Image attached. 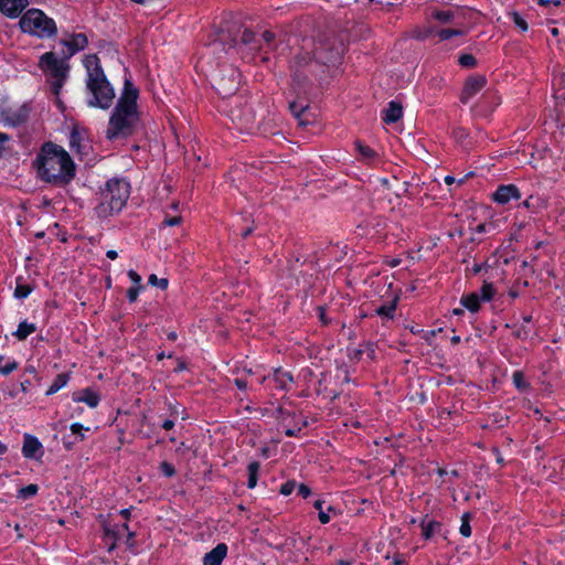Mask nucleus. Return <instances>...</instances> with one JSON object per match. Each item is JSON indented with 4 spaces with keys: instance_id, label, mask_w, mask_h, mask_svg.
Instances as JSON below:
<instances>
[{
    "instance_id": "obj_51",
    "label": "nucleus",
    "mask_w": 565,
    "mask_h": 565,
    "mask_svg": "<svg viewBox=\"0 0 565 565\" xmlns=\"http://www.w3.org/2000/svg\"><path fill=\"white\" fill-rule=\"evenodd\" d=\"M235 384L237 385L238 388L241 390H245L246 388V383L242 380H235Z\"/></svg>"
},
{
    "instance_id": "obj_38",
    "label": "nucleus",
    "mask_w": 565,
    "mask_h": 565,
    "mask_svg": "<svg viewBox=\"0 0 565 565\" xmlns=\"http://www.w3.org/2000/svg\"><path fill=\"white\" fill-rule=\"evenodd\" d=\"M160 470L166 477H172L175 473L174 467L167 461L161 462Z\"/></svg>"
},
{
    "instance_id": "obj_64",
    "label": "nucleus",
    "mask_w": 565,
    "mask_h": 565,
    "mask_svg": "<svg viewBox=\"0 0 565 565\" xmlns=\"http://www.w3.org/2000/svg\"><path fill=\"white\" fill-rule=\"evenodd\" d=\"M340 564H341V565H349L348 563H344V562H341Z\"/></svg>"
},
{
    "instance_id": "obj_45",
    "label": "nucleus",
    "mask_w": 565,
    "mask_h": 565,
    "mask_svg": "<svg viewBox=\"0 0 565 565\" xmlns=\"http://www.w3.org/2000/svg\"><path fill=\"white\" fill-rule=\"evenodd\" d=\"M294 488H295V483L288 482V483L282 484L280 492L284 495H289L292 492Z\"/></svg>"
},
{
    "instance_id": "obj_14",
    "label": "nucleus",
    "mask_w": 565,
    "mask_h": 565,
    "mask_svg": "<svg viewBox=\"0 0 565 565\" xmlns=\"http://www.w3.org/2000/svg\"><path fill=\"white\" fill-rule=\"evenodd\" d=\"M227 555V545L224 543L217 544L212 551L206 553L203 557V565H222V562Z\"/></svg>"
},
{
    "instance_id": "obj_58",
    "label": "nucleus",
    "mask_w": 565,
    "mask_h": 565,
    "mask_svg": "<svg viewBox=\"0 0 565 565\" xmlns=\"http://www.w3.org/2000/svg\"><path fill=\"white\" fill-rule=\"evenodd\" d=\"M478 231H479V232H483V231H484V225H479V226H478Z\"/></svg>"
},
{
    "instance_id": "obj_22",
    "label": "nucleus",
    "mask_w": 565,
    "mask_h": 565,
    "mask_svg": "<svg viewBox=\"0 0 565 565\" xmlns=\"http://www.w3.org/2000/svg\"><path fill=\"white\" fill-rule=\"evenodd\" d=\"M18 367V363L10 358L0 355V374L9 375Z\"/></svg>"
},
{
    "instance_id": "obj_15",
    "label": "nucleus",
    "mask_w": 565,
    "mask_h": 565,
    "mask_svg": "<svg viewBox=\"0 0 565 565\" xmlns=\"http://www.w3.org/2000/svg\"><path fill=\"white\" fill-rule=\"evenodd\" d=\"M64 45L67 47L68 56L74 55L76 52L84 50L88 43L87 38L83 33L70 35L67 39L63 41Z\"/></svg>"
},
{
    "instance_id": "obj_43",
    "label": "nucleus",
    "mask_w": 565,
    "mask_h": 565,
    "mask_svg": "<svg viewBox=\"0 0 565 565\" xmlns=\"http://www.w3.org/2000/svg\"><path fill=\"white\" fill-rule=\"evenodd\" d=\"M181 223V216H167L163 221V224L167 226H175Z\"/></svg>"
},
{
    "instance_id": "obj_52",
    "label": "nucleus",
    "mask_w": 565,
    "mask_h": 565,
    "mask_svg": "<svg viewBox=\"0 0 565 565\" xmlns=\"http://www.w3.org/2000/svg\"><path fill=\"white\" fill-rule=\"evenodd\" d=\"M8 450L7 445H4L2 441H0V455L6 454Z\"/></svg>"
},
{
    "instance_id": "obj_47",
    "label": "nucleus",
    "mask_w": 565,
    "mask_h": 565,
    "mask_svg": "<svg viewBox=\"0 0 565 565\" xmlns=\"http://www.w3.org/2000/svg\"><path fill=\"white\" fill-rule=\"evenodd\" d=\"M8 140V137L4 134H0V154L4 149V142Z\"/></svg>"
},
{
    "instance_id": "obj_36",
    "label": "nucleus",
    "mask_w": 565,
    "mask_h": 565,
    "mask_svg": "<svg viewBox=\"0 0 565 565\" xmlns=\"http://www.w3.org/2000/svg\"><path fill=\"white\" fill-rule=\"evenodd\" d=\"M232 76H233L234 78L232 79V86H231V87L226 88V87H224L222 84H220L218 90H220V93H221V94L228 95V94H231L233 90H235V89H236L237 82L235 81V78H236V77H238V75H237L235 72H233V73H232Z\"/></svg>"
},
{
    "instance_id": "obj_59",
    "label": "nucleus",
    "mask_w": 565,
    "mask_h": 565,
    "mask_svg": "<svg viewBox=\"0 0 565 565\" xmlns=\"http://www.w3.org/2000/svg\"><path fill=\"white\" fill-rule=\"evenodd\" d=\"M248 38H249V34L245 33L243 39H244L245 42H247Z\"/></svg>"
},
{
    "instance_id": "obj_20",
    "label": "nucleus",
    "mask_w": 565,
    "mask_h": 565,
    "mask_svg": "<svg viewBox=\"0 0 565 565\" xmlns=\"http://www.w3.org/2000/svg\"><path fill=\"white\" fill-rule=\"evenodd\" d=\"M36 331V326L34 323H30L26 320L21 321L18 326V329L13 332V335L20 340H25L30 334Z\"/></svg>"
},
{
    "instance_id": "obj_17",
    "label": "nucleus",
    "mask_w": 565,
    "mask_h": 565,
    "mask_svg": "<svg viewBox=\"0 0 565 565\" xmlns=\"http://www.w3.org/2000/svg\"><path fill=\"white\" fill-rule=\"evenodd\" d=\"M422 535L425 540H430L441 531V524L428 516H425L420 523Z\"/></svg>"
},
{
    "instance_id": "obj_57",
    "label": "nucleus",
    "mask_w": 565,
    "mask_h": 565,
    "mask_svg": "<svg viewBox=\"0 0 565 565\" xmlns=\"http://www.w3.org/2000/svg\"><path fill=\"white\" fill-rule=\"evenodd\" d=\"M551 33H552L554 36H556V35L558 34V30H557L556 28H553V29L551 30Z\"/></svg>"
},
{
    "instance_id": "obj_62",
    "label": "nucleus",
    "mask_w": 565,
    "mask_h": 565,
    "mask_svg": "<svg viewBox=\"0 0 565 565\" xmlns=\"http://www.w3.org/2000/svg\"><path fill=\"white\" fill-rule=\"evenodd\" d=\"M540 3L545 4V3H547V1L546 0H540Z\"/></svg>"
},
{
    "instance_id": "obj_31",
    "label": "nucleus",
    "mask_w": 565,
    "mask_h": 565,
    "mask_svg": "<svg viewBox=\"0 0 565 565\" xmlns=\"http://www.w3.org/2000/svg\"><path fill=\"white\" fill-rule=\"evenodd\" d=\"M70 429H71L72 434L76 435L79 438V440H84L85 439L84 431H88L89 427H84L79 423H74L71 425Z\"/></svg>"
},
{
    "instance_id": "obj_33",
    "label": "nucleus",
    "mask_w": 565,
    "mask_h": 565,
    "mask_svg": "<svg viewBox=\"0 0 565 565\" xmlns=\"http://www.w3.org/2000/svg\"><path fill=\"white\" fill-rule=\"evenodd\" d=\"M148 282L152 286H157L160 289L164 290L168 287V279L158 278L154 274H151L148 278Z\"/></svg>"
},
{
    "instance_id": "obj_4",
    "label": "nucleus",
    "mask_w": 565,
    "mask_h": 565,
    "mask_svg": "<svg viewBox=\"0 0 565 565\" xmlns=\"http://www.w3.org/2000/svg\"><path fill=\"white\" fill-rule=\"evenodd\" d=\"M23 33L45 39L56 34L57 28L53 19L40 9H29L19 21Z\"/></svg>"
},
{
    "instance_id": "obj_11",
    "label": "nucleus",
    "mask_w": 565,
    "mask_h": 565,
    "mask_svg": "<svg viewBox=\"0 0 565 565\" xmlns=\"http://www.w3.org/2000/svg\"><path fill=\"white\" fill-rule=\"evenodd\" d=\"M492 200L498 204H507L512 200L521 199V192L514 184L500 185L491 195Z\"/></svg>"
},
{
    "instance_id": "obj_23",
    "label": "nucleus",
    "mask_w": 565,
    "mask_h": 565,
    "mask_svg": "<svg viewBox=\"0 0 565 565\" xmlns=\"http://www.w3.org/2000/svg\"><path fill=\"white\" fill-rule=\"evenodd\" d=\"M31 292L32 288L29 285L23 284L22 278H18L14 289V297L17 299H25Z\"/></svg>"
},
{
    "instance_id": "obj_6",
    "label": "nucleus",
    "mask_w": 565,
    "mask_h": 565,
    "mask_svg": "<svg viewBox=\"0 0 565 565\" xmlns=\"http://www.w3.org/2000/svg\"><path fill=\"white\" fill-rule=\"evenodd\" d=\"M130 194V185L124 179H113L106 183L103 192V206L109 212H119L126 205Z\"/></svg>"
},
{
    "instance_id": "obj_48",
    "label": "nucleus",
    "mask_w": 565,
    "mask_h": 565,
    "mask_svg": "<svg viewBox=\"0 0 565 565\" xmlns=\"http://www.w3.org/2000/svg\"><path fill=\"white\" fill-rule=\"evenodd\" d=\"M106 256H107L109 259H116V258H117V256H118V254H117V252H116V250L110 249V250H108V252L106 253Z\"/></svg>"
},
{
    "instance_id": "obj_3",
    "label": "nucleus",
    "mask_w": 565,
    "mask_h": 565,
    "mask_svg": "<svg viewBox=\"0 0 565 565\" xmlns=\"http://www.w3.org/2000/svg\"><path fill=\"white\" fill-rule=\"evenodd\" d=\"M86 68L87 104L90 107L108 109L115 99V89L106 78L99 58L95 54L86 55L83 60Z\"/></svg>"
},
{
    "instance_id": "obj_32",
    "label": "nucleus",
    "mask_w": 565,
    "mask_h": 565,
    "mask_svg": "<svg viewBox=\"0 0 565 565\" xmlns=\"http://www.w3.org/2000/svg\"><path fill=\"white\" fill-rule=\"evenodd\" d=\"M322 504H323V501L321 500H317L315 502V508L319 511V521L322 523V524H327L330 522V515L328 512L323 511L322 510Z\"/></svg>"
},
{
    "instance_id": "obj_27",
    "label": "nucleus",
    "mask_w": 565,
    "mask_h": 565,
    "mask_svg": "<svg viewBox=\"0 0 565 565\" xmlns=\"http://www.w3.org/2000/svg\"><path fill=\"white\" fill-rule=\"evenodd\" d=\"M258 469H259V463L258 462L254 461V462H250L248 465V475H249V477H248L247 486L250 489L256 487Z\"/></svg>"
},
{
    "instance_id": "obj_19",
    "label": "nucleus",
    "mask_w": 565,
    "mask_h": 565,
    "mask_svg": "<svg viewBox=\"0 0 565 565\" xmlns=\"http://www.w3.org/2000/svg\"><path fill=\"white\" fill-rule=\"evenodd\" d=\"M481 301L478 292L465 295L460 299V303L470 312H477L480 309Z\"/></svg>"
},
{
    "instance_id": "obj_18",
    "label": "nucleus",
    "mask_w": 565,
    "mask_h": 565,
    "mask_svg": "<svg viewBox=\"0 0 565 565\" xmlns=\"http://www.w3.org/2000/svg\"><path fill=\"white\" fill-rule=\"evenodd\" d=\"M403 116V108L402 106L396 102H391L388 104V107L385 109L383 115V120L386 124H393L396 122L398 119H401Z\"/></svg>"
},
{
    "instance_id": "obj_40",
    "label": "nucleus",
    "mask_w": 565,
    "mask_h": 565,
    "mask_svg": "<svg viewBox=\"0 0 565 565\" xmlns=\"http://www.w3.org/2000/svg\"><path fill=\"white\" fill-rule=\"evenodd\" d=\"M127 275H128L129 279L132 281L135 287H143L141 285V276L137 271L130 269V270H128Z\"/></svg>"
},
{
    "instance_id": "obj_16",
    "label": "nucleus",
    "mask_w": 565,
    "mask_h": 565,
    "mask_svg": "<svg viewBox=\"0 0 565 565\" xmlns=\"http://www.w3.org/2000/svg\"><path fill=\"white\" fill-rule=\"evenodd\" d=\"M266 380L273 382L275 386L280 390H287L292 382V376L288 372L278 369L274 372L271 377L263 379V381Z\"/></svg>"
},
{
    "instance_id": "obj_24",
    "label": "nucleus",
    "mask_w": 565,
    "mask_h": 565,
    "mask_svg": "<svg viewBox=\"0 0 565 565\" xmlns=\"http://www.w3.org/2000/svg\"><path fill=\"white\" fill-rule=\"evenodd\" d=\"M39 487L36 484H29L26 487L21 488L18 493L17 498L21 500H26L29 498H32L38 494Z\"/></svg>"
},
{
    "instance_id": "obj_44",
    "label": "nucleus",
    "mask_w": 565,
    "mask_h": 565,
    "mask_svg": "<svg viewBox=\"0 0 565 565\" xmlns=\"http://www.w3.org/2000/svg\"><path fill=\"white\" fill-rule=\"evenodd\" d=\"M311 493V490L308 486L306 484H299L298 487V494L301 495L302 498H308Z\"/></svg>"
},
{
    "instance_id": "obj_29",
    "label": "nucleus",
    "mask_w": 565,
    "mask_h": 565,
    "mask_svg": "<svg viewBox=\"0 0 565 565\" xmlns=\"http://www.w3.org/2000/svg\"><path fill=\"white\" fill-rule=\"evenodd\" d=\"M465 32L460 29H443L438 31L437 35L440 41L449 40L452 36L462 35Z\"/></svg>"
},
{
    "instance_id": "obj_37",
    "label": "nucleus",
    "mask_w": 565,
    "mask_h": 565,
    "mask_svg": "<svg viewBox=\"0 0 565 565\" xmlns=\"http://www.w3.org/2000/svg\"><path fill=\"white\" fill-rule=\"evenodd\" d=\"M143 290V287H130L127 290V298L130 302H135L139 296V294Z\"/></svg>"
},
{
    "instance_id": "obj_34",
    "label": "nucleus",
    "mask_w": 565,
    "mask_h": 565,
    "mask_svg": "<svg viewBox=\"0 0 565 565\" xmlns=\"http://www.w3.org/2000/svg\"><path fill=\"white\" fill-rule=\"evenodd\" d=\"M459 64L462 67H473V66H476L477 62H476L475 56H472L471 54H462L459 57Z\"/></svg>"
},
{
    "instance_id": "obj_2",
    "label": "nucleus",
    "mask_w": 565,
    "mask_h": 565,
    "mask_svg": "<svg viewBox=\"0 0 565 565\" xmlns=\"http://www.w3.org/2000/svg\"><path fill=\"white\" fill-rule=\"evenodd\" d=\"M35 167L46 182L64 183L74 177V163L70 154L60 146L47 142L39 152Z\"/></svg>"
},
{
    "instance_id": "obj_26",
    "label": "nucleus",
    "mask_w": 565,
    "mask_h": 565,
    "mask_svg": "<svg viewBox=\"0 0 565 565\" xmlns=\"http://www.w3.org/2000/svg\"><path fill=\"white\" fill-rule=\"evenodd\" d=\"M494 292L495 290L492 284L483 282L478 294L482 301H490L493 298Z\"/></svg>"
},
{
    "instance_id": "obj_12",
    "label": "nucleus",
    "mask_w": 565,
    "mask_h": 565,
    "mask_svg": "<svg viewBox=\"0 0 565 565\" xmlns=\"http://www.w3.org/2000/svg\"><path fill=\"white\" fill-rule=\"evenodd\" d=\"M72 399L75 403H84L89 408H96L99 405L102 397L96 390L86 387L74 392L72 394Z\"/></svg>"
},
{
    "instance_id": "obj_50",
    "label": "nucleus",
    "mask_w": 565,
    "mask_h": 565,
    "mask_svg": "<svg viewBox=\"0 0 565 565\" xmlns=\"http://www.w3.org/2000/svg\"><path fill=\"white\" fill-rule=\"evenodd\" d=\"M174 426V423L172 420H166L163 424H162V427L167 430L171 429L172 427Z\"/></svg>"
},
{
    "instance_id": "obj_30",
    "label": "nucleus",
    "mask_w": 565,
    "mask_h": 565,
    "mask_svg": "<svg viewBox=\"0 0 565 565\" xmlns=\"http://www.w3.org/2000/svg\"><path fill=\"white\" fill-rule=\"evenodd\" d=\"M509 17L512 20V22L515 24V26L519 28L522 32L527 31L529 25H527L526 21L523 19V17H521L520 13L513 11L509 14Z\"/></svg>"
},
{
    "instance_id": "obj_7",
    "label": "nucleus",
    "mask_w": 565,
    "mask_h": 565,
    "mask_svg": "<svg viewBox=\"0 0 565 565\" xmlns=\"http://www.w3.org/2000/svg\"><path fill=\"white\" fill-rule=\"evenodd\" d=\"M70 147L72 150L76 151L79 159L85 160L86 163L94 161V158L92 157V143L85 131H81L76 128L73 129L70 135Z\"/></svg>"
},
{
    "instance_id": "obj_54",
    "label": "nucleus",
    "mask_w": 565,
    "mask_h": 565,
    "mask_svg": "<svg viewBox=\"0 0 565 565\" xmlns=\"http://www.w3.org/2000/svg\"><path fill=\"white\" fill-rule=\"evenodd\" d=\"M290 108H291V110H292L297 116H299V111H298V107H297V104H296V103H291V104H290Z\"/></svg>"
},
{
    "instance_id": "obj_5",
    "label": "nucleus",
    "mask_w": 565,
    "mask_h": 565,
    "mask_svg": "<svg viewBox=\"0 0 565 565\" xmlns=\"http://www.w3.org/2000/svg\"><path fill=\"white\" fill-rule=\"evenodd\" d=\"M39 67L51 83L53 93L58 95L68 74L66 60L58 58L53 52H46L41 55Z\"/></svg>"
},
{
    "instance_id": "obj_39",
    "label": "nucleus",
    "mask_w": 565,
    "mask_h": 565,
    "mask_svg": "<svg viewBox=\"0 0 565 565\" xmlns=\"http://www.w3.org/2000/svg\"><path fill=\"white\" fill-rule=\"evenodd\" d=\"M433 33H434L433 29L428 26L423 30H419V29L415 30L414 36L417 39L424 40V39L430 36Z\"/></svg>"
},
{
    "instance_id": "obj_46",
    "label": "nucleus",
    "mask_w": 565,
    "mask_h": 565,
    "mask_svg": "<svg viewBox=\"0 0 565 565\" xmlns=\"http://www.w3.org/2000/svg\"><path fill=\"white\" fill-rule=\"evenodd\" d=\"M455 136L459 141H462L463 137H466V131L463 129H457L455 131Z\"/></svg>"
},
{
    "instance_id": "obj_63",
    "label": "nucleus",
    "mask_w": 565,
    "mask_h": 565,
    "mask_svg": "<svg viewBox=\"0 0 565 565\" xmlns=\"http://www.w3.org/2000/svg\"><path fill=\"white\" fill-rule=\"evenodd\" d=\"M170 339H175V334H174V333H171V334H170Z\"/></svg>"
},
{
    "instance_id": "obj_21",
    "label": "nucleus",
    "mask_w": 565,
    "mask_h": 565,
    "mask_svg": "<svg viewBox=\"0 0 565 565\" xmlns=\"http://www.w3.org/2000/svg\"><path fill=\"white\" fill-rule=\"evenodd\" d=\"M68 382H70V374L68 373H61V374H58L55 377V380L53 381V383L51 384V386L47 388L45 394L47 396H50V395H53V394L57 393L60 390L65 387Z\"/></svg>"
},
{
    "instance_id": "obj_35",
    "label": "nucleus",
    "mask_w": 565,
    "mask_h": 565,
    "mask_svg": "<svg viewBox=\"0 0 565 565\" xmlns=\"http://www.w3.org/2000/svg\"><path fill=\"white\" fill-rule=\"evenodd\" d=\"M433 18L441 23H447L451 21L452 13L450 11H436L433 13Z\"/></svg>"
},
{
    "instance_id": "obj_56",
    "label": "nucleus",
    "mask_w": 565,
    "mask_h": 565,
    "mask_svg": "<svg viewBox=\"0 0 565 565\" xmlns=\"http://www.w3.org/2000/svg\"><path fill=\"white\" fill-rule=\"evenodd\" d=\"M462 312H463V310H462V309H460V308H455V309L452 310V315H455V316H460V315H462Z\"/></svg>"
},
{
    "instance_id": "obj_9",
    "label": "nucleus",
    "mask_w": 565,
    "mask_h": 565,
    "mask_svg": "<svg viewBox=\"0 0 565 565\" xmlns=\"http://www.w3.org/2000/svg\"><path fill=\"white\" fill-rule=\"evenodd\" d=\"M22 455L26 459L41 460L44 455L43 445L35 436L24 434Z\"/></svg>"
},
{
    "instance_id": "obj_13",
    "label": "nucleus",
    "mask_w": 565,
    "mask_h": 565,
    "mask_svg": "<svg viewBox=\"0 0 565 565\" xmlns=\"http://www.w3.org/2000/svg\"><path fill=\"white\" fill-rule=\"evenodd\" d=\"M29 6V0H0V12L10 19L18 18Z\"/></svg>"
},
{
    "instance_id": "obj_1",
    "label": "nucleus",
    "mask_w": 565,
    "mask_h": 565,
    "mask_svg": "<svg viewBox=\"0 0 565 565\" xmlns=\"http://www.w3.org/2000/svg\"><path fill=\"white\" fill-rule=\"evenodd\" d=\"M138 95L139 92L135 85L129 79H126L124 89L109 118L106 130V137L109 140L126 137L137 127L139 122V113L137 109Z\"/></svg>"
},
{
    "instance_id": "obj_53",
    "label": "nucleus",
    "mask_w": 565,
    "mask_h": 565,
    "mask_svg": "<svg viewBox=\"0 0 565 565\" xmlns=\"http://www.w3.org/2000/svg\"><path fill=\"white\" fill-rule=\"evenodd\" d=\"M120 514H121L124 518L128 519V518H129V515H130V510H129V509H124V510H121V511H120Z\"/></svg>"
},
{
    "instance_id": "obj_41",
    "label": "nucleus",
    "mask_w": 565,
    "mask_h": 565,
    "mask_svg": "<svg viewBox=\"0 0 565 565\" xmlns=\"http://www.w3.org/2000/svg\"><path fill=\"white\" fill-rule=\"evenodd\" d=\"M395 311V306L394 305H391L388 307H380L376 312L380 315V316H384V317H387V318H391L393 316Z\"/></svg>"
},
{
    "instance_id": "obj_42",
    "label": "nucleus",
    "mask_w": 565,
    "mask_h": 565,
    "mask_svg": "<svg viewBox=\"0 0 565 565\" xmlns=\"http://www.w3.org/2000/svg\"><path fill=\"white\" fill-rule=\"evenodd\" d=\"M513 382L519 388H523L525 386L524 377L521 372H514L513 374Z\"/></svg>"
},
{
    "instance_id": "obj_49",
    "label": "nucleus",
    "mask_w": 565,
    "mask_h": 565,
    "mask_svg": "<svg viewBox=\"0 0 565 565\" xmlns=\"http://www.w3.org/2000/svg\"><path fill=\"white\" fill-rule=\"evenodd\" d=\"M263 38H264V40H265L267 43H269V42L273 40L274 35H273V33H270V32L266 31V32H264Z\"/></svg>"
},
{
    "instance_id": "obj_10",
    "label": "nucleus",
    "mask_w": 565,
    "mask_h": 565,
    "mask_svg": "<svg viewBox=\"0 0 565 565\" xmlns=\"http://www.w3.org/2000/svg\"><path fill=\"white\" fill-rule=\"evenodd\" d=\"M487 79L482 75L470 76L463 86L461 93V102L468 103L475 95H477L486 85Z\"/></svg>"
},
{
    "instance_id": "obj_28",
    "label": "nucleus",
    "mask_w": 565,
    "mask_h": 565,
    "mask_svg": "<svg viewBox=\"0 0 565 565\" xmlns=\"http://www.w3.org/2000/svg\"><path fill=\"white\" fill-rule=\"evenodd\" d=\"M470 519H471L470 513H463L461 516V524L459 527V532L465 537H469L471 535Z\"/></svg>"
},
{
    "instance_id": "obj_25",
    "label": "nucleus",
    "mask_w": 565,
    "mask_h": 565,
    "mask_svg": "<svg viewBox=\"0 0 565 565\" xmlns=\"http://www.w3.org/2000/svg\"><path fill=\"white\" fill-rule=\"evenodd\" d=\"M355 147L361 156V158L365 161H371L376 157V153L369 146H365L361 142H356Z\"/></svg>"
},
{
    "instance_id": "obj_60",
    "label": "nucleus",
    "mask_w": 565,
    "mask_h": 565,
    "mask_svg": "<svg viewBox=\"0 0 565 565\" xmlns=\"http://www.w3.org/2000/svg\"><path fill=\"white\" fill-rule=\"evenodd\" d=\"M523 205H524L525 207H529V206H530L529 201H527V200H526V201H524V202H523Z\"/></svg>"
},
{
    "instance_id": "obj_61",
    "label": "nucleus",
    "mask_w": 565,
    "mask_h": 565,
    "mask_svg": "<svg viewBox=\"0 0 565 565\" xmlns=\"http://www.w3.org/2000/svg\"><path fill=\"white\" fill-rule=\"evenodd\" d=\"M459 341V337H454L452 338V342H458Z\"/></svg>"
},
{
    "instance_id": "obj_8",
    "label": "nucleus",
    "mask_w": 565,
    "mask_h": 565,
    "mask_svg": "<svg viewBox=\"0 0 565 565\" xmlns=\"http://www.w3.org/2000/svg\"><path fill=\"white\" fill-rule=\"evenodd\" d=\"M28 118V109L24 106L2 107L0 121L4 126H18Z\"/></svg>"
},
{
    "instance_id": "obj_55",
    "label": "nucleus",
    "mask_w": 565,
    "mask_h": 565,
    "mask_svg": "<svg viewBox=\"0 0 565 565\" xmlns=\"http://www.w3.org/2000/svg\"><path fill=\"white\" fill-rule=\"evenodd\" d=\"M445 182H446L447 184H452V183L455 182V178H454V177H451V175H447V177L445 178Z\"/></svg>"
}]
</instances>
